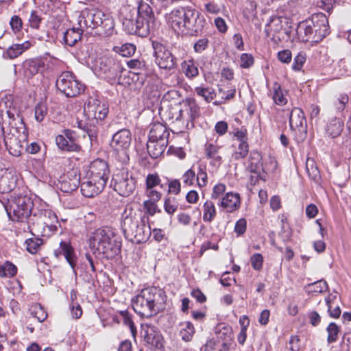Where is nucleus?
<instances>
[{"label": "nucleus", "instance_id": "f257e3e1", "mask_svg": "<svg viewBox=\"0 0 351 351\" xmlns=\"http://www.w3.org/2000/svg\"><path fill=\"white\" fill-rule=\"evenodd\" d=\"M165 292L156 287H149L141 290L132 300L134 311L141 317H151L165 308Z\"/></svg>", "mask_w": 351, "mask_h": 351}, {"label": "nucleus", "instance_id": "f03ea898", "mask_svg": "<svg viewBox=\"0 0 351 351\" xmlns=\"http://www.w3.org/2000/svg\"><path fill=\"white\" fill-rule=\"evenodd\" d=\"M89 243L94 254L102 255L108 259L114 258L121 251V238L112 227L97 229L90 237Z\"/></svg>", "mask_w": 351, "mask_h": 351}, {"label": "nucleus", "instance_id": "7ed1b4c3", "mask_svg": "<svg viewBox=\"0 0 351 351\" xmlns=\"http://www.w3.org/2000/svg\"><path fill=\"white\" fill-rule=\"evenodd\" d=\"M78 25L89 32L96 29V33L104 36H110L113 34L114 23L109 14L97 9H86L78 18Z\"/></svg>", "mask_w": 351, "mask_h": 351}, {"label": "nucleus", "instance_id": "20e7f679", "mask_svg": "<svg viewBox=\"0 0 351 351\" xmlns=\"http://www.w3.org/2000/svg\"><path fill=\"white\" fill-rule=\"evenodd\" d=\"M38 202L39 200L34 202L27 195L14 192L10 195V199H8L9 204L4 205V207L10 217L11 213H13V221H23L31 217L36 204Z\"/></svg>", "mask_w": 351, "mask_h": 351}, {"label": "nucleus", "instance_id": "39448f33", "mask_svg": "<svg viewBox=\"0 0 351 351\" xmlns=\"http://www.w3.org/2000/svg\"><path fill=\"white\" fill-rule=\"evenodd\" d=\"M19 127H12L4 135V143L9 153L19 156L25 150L27 143L28 132L23 123Z\"/></svg>", "mask_w": 351, "mask_h": 351}, {"label": "nucleus", "instance_id": "423d86ee", "mask_svg": "<svg viewBox=\"0 0 351 351\" xmlns=\"http://www.w3.org/2000/svg\"><path fill=\"white\" fill-rule=\"evenodd\" d=\"M95 66L97 75L110 84H121L119 80L123 68L119 61L112 57H102L96 61Z\"/></svg>", "mask_w": 351, "mask_h": 351}, {"label": "nucleus", "instance_id": "0eeeda50", "mask_svg": "<svg viewBox=\"0 0 351 351\" xmlns=\"http://www.w3.org/2000/svg\"><path fill=\"white\" fill-rule=\"evenodd\" d=\"M136 184L132 173L127 168L118 169L111 180V186L114 190L123 197L130 195L136 189Z\"/></svg>", "mask_w": 351, "mask_h": 351}, {"label": "nucleus", "instance_id": "6e6552de", "mask_svg": "<svg viewBox=\"0 0 351 351\" xmlns=\"http://www.w3.org/2000/svg\"><path fill=\"white\" fill-rule=\"evenodd\" d=\"M45 204L39 202V206L34 208L29 221L32 223L40 224L43 228L47 227L51 232L58 230V224L56 215Z\"/></svg>", "mask_w": 351, "mask_h": 351}, {"label": "nucleus", "instance_id": "1a4fd4ad", "mask_svg": "<svg viewBox=\"0 0 351 351\" xmlns=\"http://www.w3.org/2000/svg\"><path fill=\"white\" fill-rule=\"evenodd\" d=\"M57 88L68 97L79 95L84 91V85L70 71L63 72L56 80Z\"/></svg>", "mask_w": 351, "mask_h": 351}, {"label": "nucleus", "instance_id": "9d476101", "mask_svg": "<svg viewBox=\"0 0 351 351\" xmlns=\"http://www.w3.org/2000/svg\"><path fill=\"white\" fill-rule=\"evenodd\" d=\"M84 112L90 121L99 123L108 116V105L97 97H90L85 103Z\"/></svg>", "mask_w": 351, "mask_h": 351}, {"label": "nucleus", "instance_id": "9b49d317", "mask_svg": "<svg viewBox=\"0 0 351 351\" xmlns=\"http://www.w3.org/2000/svg\"><path fill=\"white\" fill-rule=\"evenodd\" d=\"M154 49V57L155 63L160 69L171 71L177 66V58L172 53L160 43L153 40L152 43Z\"/></svg>", "mask_w": 351, "mask_h": 351}, {"label": "nucleus", "instance_id": "f8f14e48", "mask_svg": "<svg viewBox=\"0 0 351 351\" xmlns=\"http://www.w3.org/2000/svg\"><path fill=\"white\" fill-rule=\"evenodd\" d=\"M130 16H127L123 21V29L129 34L137 35L140 37H146L150 31L149 21L143 16H138L131 11Z\"/></svg>", "mask_w": 351, "mask_h": 351}, {"label": "nucleus", "instance_id": "ddd939ff", "mask_svg": "<svg viewBox=\"0 0 351 351\" xmlns=\"http://www.w3.org/2000/svg\"><path fill=\"white\" fill-rule=\"evenodd\" d=\"M132 142V133L128 129H121L115 132L110 143V147L114 152L121 153V162H127L129 160V156L127 153Z\"/></svg>", "mask_w": 351, "mask_h": 351}, {"label": "nucleus", "instance_id": "4468645a", "mask_svg": "<svg viewBox=\"0 0 351 351\" xmlns=\"http://www.w3.org/2000/svg\"><path fill=\"white\" fill-rule=\"evenodd\" d=\"M181 108L176 113L175 120L189 124L199 116V107L193 98H186L180 103Z\"/></svg>", "mask_w": 351, "mask_h": 351}, {"label": "nucleus", "instance_id": "2eb2a0df", "mask_svg": "<svg viewBox=\"0 0 351 351\" xmlns=\"http://www.w3.org/2000/svg\"><path fill=\"white\" fill-rule=\"evenodd\" d=\"M193 8L190 6L179 7L173 9L169 15V21L171 27L181 32H184Z\"/></svg>", "mask_w": 351, "mask_h": 351}, {"label": "nucleus", "instance_id": "dca6fc26", "mask_svg": "<svg viewBox=\"0 0 351 351\" xmlns=\"http://www.w3.org/2000/svg\"><path fill=\"white\" fill-rule=\"evenodd\" d=\"M309 24H311L315 39L319 43L330 33L328 20L324 14L317 13L312 15Z\"/></svg>", "mask_w": 351, "mask_h": 351}, {"label": "nucleus", "instance_id": "f3484780", "mask_svg": "<svg viewBox=\"0 0 351 351\" xmlns=\"http://www.w3.org/2000/svg\"><path fill=\"white\" fill-rule=\"evenodd\" d=\"M87 176L93 180L101 181L106 184L109 178V169L107 162L100 159L93 161L90 165Z\"/></svg>", "mask_w": 351, "mask_h": 351}, {"label": "nucleus", "instance_id": "a211bd4d", "mask_svg": "<svg viewBox=\"0 0 351 351\" xmlns=\"http://www.w3.org/2000/svg\"><path fill=\"white\" fill-rule=\"evenodd\" d=\"M289 126L292 130L295 131V134L300 132V139L305 137L306 132V121L303 110L299 108H294L289 116Z\"/></svg>", "mask_w": 351, "mask_h": 351}, {"label": "nucleus", "instance_id": "6ab92c4d", "mask_svg": "<svg viewBox=\"0 0 351 351\" xmlns=\"http://www.w3.org/2000/svg\"><path fill=\"white\" fill-rule=\"evenodd\" d=\"M205 25L204 16L198 10L193 8L184 32L191 36H197L202 32Z\"/></svg>", "mask_w": 351, "mask_h": 351}, {"label": "nucleus", "instance_id": "aec40b11", "mask_svg": "<svg viewBox=\"0 0 351 351\" xmlns=\"http://www.w3.org/2000/svg\"><path fill=\"white\" fill-rule=\"evenodd\" d=\"M141 334L147 344L156 348L162 346V337L155 326L147 324H143Z\"/></svg>", "mask_w": 351, "mask_h": 351}, {"label": "nucleus", "instance_id": "412c9836", "mask_svg": "<svg viewBox=\"0 0 351 351\" xmlns=\"http://www.w3.org/2000/svg\"><path fill=\"white\" fill-rule=\"evenodd\" d=\"M218 206L227 213L234 212L240 208V195L237 193H227L223 197L219 199Z\"/></svg>", "mask_w": 351, "mask_h": 351}, {"label": "nucleus", "instance_id": "4be33fe9", "mask_svg": "<svg viewBox=\"0 0 351 351\" xmlns=\"http://www.w3.org/2000/svg\"><path fill=\"white\" fill-rule=\"evenodd\" d=\"M105 186L101 181L93 180L87 176L86 180L81 184L82 194L86 197H93L99 194Z\"/></svg>", "mask_w": 351, "mask_h": 351}, {"label": "nucleus", "instance_id": "5701e85b", "mask_svg": "<svg viewBox=\"0 0 351 351\" xmlns=\"http://www.w3.org/2000/svg\"><path fill=\"white\" fill-rule=\"evenodd\" d=\"M169 131L164 124L154 122L150 125L149 140L169 143Z\"/></svg>", "mask_w": 351, "mask_h": 351}, {"label": "nucleus", "instance_id": "b1692460", "mask_svg": "<svg viewBox=\"0 0 351 351\" xmlns=\"http://www.w3.org/2000/svg\"><path fill=\"white\" fill-rule=\"evenodd\" d=\"M262 156L257 151H252L249 158V165L247 169L251 173L258 174V178L261 180H265L264 173L265 170L263 168L261 162Z\"/></svg>", "mask_w": 351, "mask_h": 351}, {"label": "nucleus", "instance_id": "393cba45", "mask_svg": "<svg viewBox=\"0 0 351 351\" xmlns=\"http://www.w3.org/2000/svg\"><path fill=\"white\" fill-rule=\"evenodd\" d=\"M54 255L56 258L63 255L71 267L74 269L77 258L74 250L69 243L61 241L59 247L54 251Z\"/></svg>", "mask_w": 351, "mask_h": 351}, {"label": "nucleus", "instance_id": "a878e982", "mask_svg": "<svg viewBox=\"0 0 351 351\" xmlns=\"http://www.w3.org/2000/svg\"><path fill=\"white\" fill-rule=\"evenodd\" d=\"M309 23H311L310 20L300 23L296 30L298 36L304 43H317L311 24Z\"/></svg>", "mask_w": 351, "mask_h": 351}, {"label": "nucleus", "instance_id": "bb28decb", "mask_svg": "<svg viewBox=\"0 0 351 351\" xmlns=\"http://www.w3.org/2000/svg\"><path fill=\"white\" fill-rule=\"evenodd\" d=\"M221 146L215 143L206 144L205 154L208 159L210 160L209 165L212 167L218 168L222 164L223 160L219 154Z\"/></svg>", "mask_w": 351, "mask_h": 351}, {"label": "nucleus", "instance_id": "cd10ccee", "mask_svg": "<svg viewBox=\"0 0 351 351\" xmlns=\"http://www.w3.org/2000/svg\"><path fill=\"white\" fill-rule=\"evenodd\" d=\"M139 221H140L138 220L136 216L132 215V209L129 210L125 209L124 210L122 214L121 228L125 237H128V236L131 232H134V228L136 226Z\"/></svg>", "mask_w": 351, "mask_h": 351}, {"label": "nucleus", "instance_id": "c85d7f7f", "mask_svg": "<svg viewBox=\"0 0 351 351\" xmlns=\"http://www.w3.org/2000/svg\"><path fill=\"white\" fill-rule=\"evenodd\" d=\"M133 232L128 237H133L138 243L145 241L152 234L150 227L146 224L143 219L140 220L139 223L134 228Z\"/></svg>", "mask_w": 351, "mask_h": 351}, {"label": "nucleus", "instance_id": "c756f323", "mask_svg": "<svg viewBox=\"0 0 351 351\" xmlns=\"http://www.w3.org/2000/svg\"><path fill=\"white\" fill-rule=\"evenodd\" d=\"M16 179L11 172H5L0 177V193L11 192L16 186Z\"/></svg>", "mask_w": 351, "mask_h": 351}, {"label": "nucleus", "instance_id": "7c9ffc66", "mask_svg": "<svg viewBox=\"0 0 351 351\" xmlns=\"http://www.w3.org/2000/svg\"><path fill=\"white\" fill-rule=\"evenodd\" d=\"M86 29L81 28H71L64 32L63 40L65 45L73 47L80 40L82 32Z\"/></svg>", "mask_w": 351, "mask_h": 351}, {"label": "nucleus", "instance_id": "2f4dec72", "mask_svg": "<svg viewBox=\"0 0 351 351\" xmlns=\"http://www.w3.org/2000/svg\"><path fill=\"white\" fill-rule=\"evenodd\" d=\"M168 143L159 141L149 140L147 143V149L149 155L152 158H158L165 152Z\"/></svg>", "mask_w": 351, "mask_h": 351}, {"label": "nucleus", "instance_id": "473e14b6", "mask_svg": "<svg viewBox=\"0 0 351 351\" xmlns=\"http://www.w3.org/2000/svg\"><path fill=\"white\" fill-rule=\"evenodd\" d=\"M343 127V121L341 119L335 117L328 123L326 132L332 138H336L341 134Z\"/></svg>", "mask_w": 351, "mask_h": 351}, {"label": "nucleus", "instance_id": "72a5a7b5", "mask_svg": "<svg viewBox=\"0 0 351 351\" xmlns=\"http://www.w3.org/2000/svg\"><path fill=\"white\" fill-rule=\"evenodd\" d=\"M132 12L138 16H143V18L149 21H152L153 11L151 6L145 1L141 0L138 2V7L136 10L134 8Z\"/></svg>", "mask_w": 351, "mask_h": 351}, {"label": "nucleus", "instance_id": "f704fd0d", "mask_svg": "<svg viewBox=\"0 0 351 351\" xmlns=\"http://www.w3.org/2000/svg\"><path fill=\"white\" fill-rule=\"evenodd\" d=\"M57 146L63 151L78 152L81 147L76 143H72L66 139L63 135H58L56 138Z\"/></svg>", "mask_w": 351, "mask_h": 351}, {"label": "nucleus", "instance_id": "c9c22d12", "mask_svg": "<svg viewBox=\"0 0 351 351\" xmlns=\"http://www.w3.org/2000/svg\"><path fill=\"white\" fill-rule=\"evenodd\" d=\"M232 147L234 148L232 154V158L239 160L245 158L249 153V145L247 142L234 143Z\"/></svg>", "mask_w": 351, "mask_h": 351}, {"label": "nucleus", "instance_id": "e433bc0d", "mask_svg": "<svg viewBox=\"0 0 351 351\" xmlns=\"http://www.w3.org/2000/svg\"><path fill=\"white\" fill-rule=\"evenodd\" d=\"M29 47V44L25 42L22 44H14L7 49L6 52L3 54L4 57L10 59H14L19 56Z\"/></svg>", "mask_w": 351, "mask_h": 351}, {"label": "nucleus", "instance_id": "4c0bfd02", "mask_svg": "<svg viewBox=\"0 0 351 351\" xmlns=\"http://www.w3.org/2000/svg\"><path fill=\"white\" fill-rule=\"evenodd\" d=\"M217 215L215 206L210 200H206L203 204V221L206 223L212 222Z\"/></svg>", "mask_w": 351, "mask_h": 351}, {"label": "nucleus", "instance_id": "58836bf2", "mask_svg": "<svg viewBox=\"0 0 351 351\" xmlns=\"http://www.w3.org/2000/svg\"><path fill=\"white\" fill-rule=\"evenodd\" d=\"M195 92L199 97H202L207 103L210 102L216 97L215 90L211 87L197 86Z\"/></svg>", "mask_w": 351, "mask_h": 351}, {"label": "nucleus", "instance_id": "ea45409f", "mask_svg": "<svg viewBox=\"0 0 351 351\" xmlns=\"http://www.w3.org/2000/svg\"><path fill=\"white\" fill-rule=\"evenodd\" d=\"M182 70L189 78H193L199 73L198 69L193 60L183 61L182 63Z\"/></svg>", "mask_w": 351, "mask_h": 351}, {"label": "nucleus", "instance_id": "a19ab883", "mask_svg": "<svg viewBox=\"0 0 351 351\" xmlns=\"http://www.w3.org/2000/svg\"><path fill=\"white\" fill-rule=\"evenodd\" d=\"M182 328L180 331V335L182 339L186 342L190 341L195 333L193 325L189 322H184L180 324Z\"/></svg>", "mask_w": 351, "mask_h": 351}, {"label": "nucleus", "instance_id": "79ce46f5", "mask_svg": "<svg viewBox=\"0 0 351 351\" xmlns=\"http://www.w3.org/2000/svg\"><path fill=\"white\" fill-rule=\"evenodd\" d=\"M208 174L206 172V165L199 164L197 167V172L196 173V182L199 188L205 187L208 184Z\"/></svg>", "mask_w": 351, "mask_h": 351}, {"label": "nucleus", "instance_id": "37998d69", "mask_svg": "<svg viewBox=\"0 0 351 351\" xmlns=\"http://www.w3.org/2000/svg\"><path fill=\"white\" fill-rule=\"evenodd\" d=\"M30 314L36 318L39 322H44L47 317V313L44 308L38 303H35L30 306Z\"/></svg>", "mask_w": 351, "mask_h": 351}, {"label": "nucleus", "instance_id": "c03bdc74", "mask_svg": "<svg viewBox=\"0 0 351 351\" xmlns=\"http://www.w3.org/2000/svg\"><path fill=\"white\" fill-rule=\"evenodd\" d=\"M306 168L308 177L315 182L318 183L321 178L320 173L313 160H307Z\"/></svg>", "mask_w": 351, "mask_h": 351}, {"label": "nucleus", "instance_id": "a18cd8bd", "mask_svg": "<svg viewBox=\"0 0 351 351\" xmlns=\"http://www.w3.org/2000/svg\"><path fill=\"white\" fill-rule=\"evenodd\" d=\"M17 273V267L11 262L6 261L0 265L1 277H13Z\"/></svg>", "mask_w": 351, "mask_h": 351}, {"label": "nucleus", "instance_id": "49530a36", "mask_svg": "<svg viewBox=\"0 0 351 351\" xmlns=\"http://www.w3.org/2000/svg\"><path fill=\"white\" fill-rule=\"evenodd\" d=\"M273 99L277 105L283 106L287 104V99L284 97L280 85L275 82L273 85Z\"/></svg>", "mask_w": 351, "mask_h": 351}, {"label": "nucleus", "instance_id": "de8ad7c7", "mask_svg": "<svg viewBox=\"0 0 351 351\" xmlns=\"http://www.w3.org/2000/svg\"><path fill=\"white\" fill-rule=\"evenodd\" d=\"M328 289L327 282L324 280H317L313 283L308 284L306 291L308 293H320Z\"/></svg>", "mask_w": 351, "mask_h": 351}, {"label": "nucleus", "instance_id": "09e8293b", "mask_svg": "<svg viewBox=\"0 0 351 351\" xmlns=\"http://www.w3.org/2000/svg\"><path fill=\"white\" fill-rule=\"evenodd\" d=\"M45 69V63L40 60L32 61L27 64L26 71L34 75L38 73H43Z\"/></svg>", "mask_w": 351, "mask_h": 351}, {"label": "nucleus", "instance_id": "8fccbe9b", "mask_svg": "<svg viewBox=\"0 0 351 351\" xmlns=\"http://www.w3.org/2000/svg\"><path fill=\"white\" fill-rule=\"evenodd\" d=\"M326 330L328 332V343H332L337 341L338 339V334L340 331L339 327L335 323L331 322L328 326Z\"/></svg>", "mask_w": 351, "mask_h": 351}, {"label": "nucleus", "instance_id": "3c124183", "mask_svg": "<svg viewBox=\"0 0 351 351\" xmlns=\"http://www.w3.org/2000/svg\"><path fill=\"white\" fill-rule=\"evenodd\" d=\"M43 243V240L39 238H31L25 241L27 250L32 254H36L38 251L40 246Z\"/></svg>", "mask_w": 351, "mask_h": 351}, {"label": "nucleus", "instance_id": "603ef678", "mask_svg": "<svg viewBox=\"0 0 351 351\" xmlns=\"http://www.w3.org/2000/svg\"><path fill=\"white\" fill-rule=\"evenodd\" d=\"M306 56L303 51L299 52L293 58L292 69L294 71H300L306 62Z\"/></svg>", "mask_w": 351, "mask_h": 351}, {"label": "nucleus", "instance_id": "864d4df0", "mask_svg": "<svg viewBox=\"0 0 351 351\" xmlns=\"http://www.w3.org/2000/svg\"><path fill=\"white\" fill-rule=\"evenodd\" d=\"M182 178L184 185L192 186L196 181V173L191 168L184 173Z\"/></svg>", "mask_w": 351, "mask_h": 351}, {"label": "nucleus", "instance_id": "5fc2aeb1", "mask_svg": "<svg viewBox=\"0 0 351 351\" xmlns=\"http://www.w3.org/2000/svg\"><path fill=\"white\" fill-rule=\"evenodd\" d=\"M47 113V106L42 103L38 104L35 106L34 117L38 122H41L45 119Z\"/></svg>", "mask_w": 351, "mask_h": 351}, {"label": "nucleus", "instance_id": "6e6d98bb", "mask_svg": "<svg viewBox=\"0 0 351 351\" xmlns=\"http://www.w3.org/2000/svg\"><path fill=\"white\" fill-rule=\"evenodd\" d=\"M160 179L158 174H149L146 178V186L147 189H154V187L160 185L161 188H164L163 184H160Z\"/></svg>", "mask_w": 351, "mask_h": 351}, {"label": "nucleus", "instance_id": "4d7b16f0", "mask_svg": "<svg viewBox=\"0 0 351 351\" xmlns=\"http://www.w3.org/2000/svg\"><path fill=\"white\" fill-rule=\"evenodd\" d=\"M217 330L216 332L218 334V338L223 339V341L228 338L232 339V328L229 326L219 325Z\"/></svg>", "mask_w": 351, "mask_h": 351}, {"label": "nucleus", "instance_id": "13d9d810", "mask_svg": "<svg viewBox=\"0 0 351 351\" xmlns=\"http://www.w3.org/2000/svg\"><path fill=\"white\" fill-rule=\"evenodd\" d=\"M254 62V57L250 53H242L240 58V66L243 69L251 67Z\"/></svg>", "mask_w": 351, "mask_h": 351}, {"label": "nucleus", "instance_id": "bf43d9fd", "mask_svg": "<svg viewBox=\"0 0 351 351\" xmlns=\"http://www.w3.org/2000/svg\"><path fill=\"white\" fill-rule=\"evenodd\" d=\"M136 51V46L132 43H125L120 47L119 53L122 56L129 57Z\"/></svg>", "mask_w": 351, "mask_h": 351}, {"label": "nucleus", "instance_id": "052dcab7", "mask_svg": "<svg viewBox=\"0 0 351 351\" xmlns=\"http://www.w3.org/2000/svg\"><path fill=\"white\" fill-rule=\"evenodd\" d=\"M10 25L14 33L19 32L23 27L22 19L19 16L14 15L10 19Z\"/></svg>", "mask_w": 351, "mask_h": 351}, {"label": "nucleus", "instance_id": "680f3d73", "mask_svg": "<svg viewBox=\"0 0 351 351\" xmlns=\"http://www.w3.org/2000/svg\"><path fill=\"white\" fill-rule=\"evenodd\" d=\"M209 40L207 38H202L197 40L193 46L196 53H201L208 47Z\"/></svg>", "mask_w": 351, "mask_h": 351}, {"label": "nucleus", "instance_id": "e2e57ef3", "mask_svg": "<svg viewBox=\"0 0 351 351\" xmlns=\"http://www.w3.org/2000/svg\"><path fill=\"white\" fill-rule=\"evenodd\" d=\"M250 261L254 269L258 271L263 267V256L261 254L256 253L253 254Z\"/></svg>", "mask_w": 351, "mask_h": 351}, {"label": "nucleus", "instance_id": "0e129e2a", "mask_svg": "<svg viewBox=\"0 0 351 351\" xmlns=\"http://www.w3.org/2000/svg\"><path fill=\"white\" fill-rule=\"evenodd\" d=\"M164 208H165V210L168 214H169V215L173 214L178 208V205L175 201V199L174 198H173V199L167 198L165 200Z\"/></svg>", "mask_w": 351, "mask_h": 351}, {"label": "nucleus", "instance_id": "69168bd1", "mask_svg": "<svg viewBox=\"0 0 351 351\" xmlns=\"http://www.w3.org/2000/svg\"><path fill=\"white\" fill-rule=\"evenodd\" d=\"M226 190V186L223 183H218L214 186L211 193V198L213 199H217L222 195Z\"/></svg>", "mask_w": 351, "mask_h": 351}, {"label": "nucleus", "instance_id": "338daca9", "mask_svg": "<svg viewBox=\"0 0 351 351\" xmlns=\"http://www.w3.org/2000/svg\"><path fill=\"white\" fill-rule=\"evenodd\" d=\"M79 184V180H75L72 183L63 180L61 183L60 189L65 193L71 192L77 188Z\"/></svg>", "mask_w": 351, "mask_h": 351}, {"label": "nucleus", "instance_id": "774afa93", "mask_svg": "<svg viewBox=\"0 0 351 351\" xmlns=\"http://www.w3.org/2000/svg\"><path fill=\"white\" fill-rule=\"evenodd\" d=\"M119 315L122 317L123 323L130 328L132 332L134 334L135 327L129 312L128 311H121Z\"/></svg>", "mask_w": 351, "mask_h": 351}]
</instances>
